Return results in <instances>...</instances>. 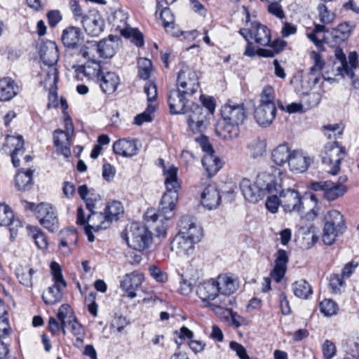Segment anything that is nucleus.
Returning a JSON list of instances; mask_svg holds the SVG:
<instances>
[{"label": "nucleus", "mask_w": 359, "mask_h": 359, "mask_svg": "<svg viewBox=\"0 0 359 359\" xmlns=\"http://www.w3.org/2000/svg\"><path fill=\"white\" fill-rule=\"evenodd\" d=\"M215 284H217L218 292L221 296L215 302H208L207 306L218 313L220 311L232 304L233 299L229 296L236 291L238 283L237 280L232 276L222 274L219 275L215 280Z\"/></svg>", "instance_id": "f257e3e1"}, {"label": "nucleus", "mask_w": 359, "mask_h": 359, "mask_svg": "<svg viewBox=\"0 0 359 359\" xmlns=\"http://www.w3.org/2000/svg\"><path fill=\"white\" fill-rule=\"evenodd\" d=\"M123 237L128 245L139 252L149 248L152 243V233L144 226L133 222L126 228V233Z\"/></svg>", "instance_id": "f03ea898"}, {"label": "nucleus", "mask_w": 359, "mask_h": 359, "mask_svg": "<svg viewBox=\"0 0 359 359\" xmlns=\"http://www.w3.org/2000/svg\"><path fill=\"white\" fill-rule=\"evenodd\" d=\"M345 156V148L339 145L337 140L325 144L320 154L323 163L329 168L327 172L332 175H336L339 172L341 161Z\"/></svg>", "instance_id": "7ed1b4c3"}, {"label": "nucleus", "mask_w": 359, "mask_h": 359, "mask_svg": "<svg viewBox=\"0 0 359 359\" xmlns=\"http://www.w3.org/2000/svg\"><path fill=\"white\" fill-rule=\"evenodd\" d=\"M325 220L323 241L325 245H330L338 236L343 233L346 226L343 215L336 210L329 211Z\"/></svg>", "instance_id": "20e7f679"}, {"label": "nucleus", "mask_w": 359, "mask_h": 359, "mask_svg": "<svg viewBox=\"0 0 359 359\" xmlns=\"http://www.w3.org/2000/svg\"><path fill=\"white\" fill-rule=\"evenodd\" d=\"M110 40H102L99 43L95 41H88L81 48L80 53L84 58L95 57V53L99 54L100 57L104 58H110L115 54L114 41L109 36Z\"/></svg>", "instance_id": "39448f33"}, {"label": "nucleus", "mask_w": 359, "mask_h": 359, "mask_svg": "<svg viewBox=\"0 0 359 359\" xmlns=\"http://www.w3.org/2000/svg\"><path fill=\"white\" fill-rule=\"evenodd\" d=\"M178 200V194L175 192L165 193L161 198L159 204L158 212L155 213L153 211H147V221L156 222L160 217L161 221L165 219L166 221L171 218L173 215L176 203Z\"/></svg>", "instance_id": "423d86ee"}, {"label": "nucleus", "mask_w": 359, "mask_h": 359, "mask_svg": "<svg viewBox=\"0 0 359 359\" xmlns=\"http://www.w3.org/2000/svg\"><path fill=\"white\" fill-rule=\"evenodd\" d=\"M126 20L127 16L122 11L116 12L114 15L113 25L123 36L131 39V41L137 47L142 46L144 43L142 33L137 29L128 27Z\"/></svg>", "instance_id": "0eeeda50"}, {"label": "nucleus", "mask_w": 359, "mask_h": 359, "mask_svg": "<svg viewBox=\"0 0 359 359\" xmlns=\"http://www.w3.org/2000/svg\"><path fill=\"white\" fill-rule=\"evenodd\" d=\"M35 215L39 223L50 232L59 229V221L55 209L49 203H41L36 205Z\"/></svg>", "instance_id": "6e6552de"}, {"label": "nucleus", "mask_w": 359, "mask_h": 359, "mask_svg": "<svg viewBox=\"0 0 359 359\" xmlns=\"http://www.w3.org/2000/svg\"><path fill=\"white\" fill-rule=\"evenodd\" d=\"M177 86V90L191 97L199 88L196 74L188 67L181 69L178 73Z\"/></svg>", "instance_id": "1a4fd4ad"}, {"label": "nucleus", "mask_w": 359, "mask_h": 359, "mask_svg": "<svg viewBox=\"0 0 359 359\" xmlns=\"http://www.w3.org/2000/svg\"><path fill=\"white\" fill-rule=\"evenodd\" d=\"M222 119L229 123L241 125L247 119V111L243 102L229 100L221 109Z\"/></svg>", "instance_id": "9d476101"}, {"label": "nucleus", "mask_w": 359, "mask_h": 359, "mask_svg": "<svg viewBox=\"0 0 359 359\" xmlns=\"http://www.w3.org/2000/svg\"><path fill=\"white\" fill-rule=\"evenodd\" d=\"M353 29V26L350 22H343L337 27L327 30L323 39L330 46H339L348 39Z\"/></svg>", "instance_id": "9b49d317"}, {"label": "nucleus", "mask_w": 359, "mask_h": 359, "mask_svg": "<svg viewBox=\"0 0 359 359\" xmlns=\"http://www.w3.org/2000/svg\"><path fill=\"white\" fill-rule=\"evenodd\" d=\"M280 205L285 212H301L302 209V198L299 193L293 189H279Z\"/></svg>", "instance_id": "f8f14e48"}, {"label": "nucleus", "mask_w": 359, "mask_h": 359, "mask_svg": "<svg viewBox=\"0 0 359 359\" xmlns=\"http://www.w3.org/2000/svg\"><path fill=\"white\" fill-rule=\"evenodd\" d=\"M191 96L175 89L170 90L168 95L170 111L172 114H186L190 108Z\"/></svg>", "instance_id": "ddd939ff"}, {"label": "nucleus", "mask_w": 359, "mask_h": 359, "mask_svg": "<svg viewBox=\"0 0 359 359\" xmlns=\"http://www.w3.org/2000/svg\"><path fill=\"white\" fill-rule=\"evenodd\" d=\"M110 219H107L103 212H92L88 214V225L85 227V233L88 236L89 242L95 241L93 231L97 232L102 229H106L110 226Z\"/></svg>", "instance_id": "4468645a"}, {"label": "nucleus", "mask_w": 359, "mask_h": 359, "mask_svg": "<svg viewBox=\"0 0 359 359\" xmlns=\"http://www.w3.org/2000/svg\"><path fill=\"white\" fill-rule=\"evenodd\" d=\"M81 22L86 32L92 36H97L104 31V22L97 11L84 15Z\"/></svg>", "instance_id": "2eb2a0df"}, {"label": "nucleus", "mask_w": 359, "mask_h": 359, "mask_svg": "<svg viewBox=\"0 0 359 359\" xmlns=\"http://www.w3.org/2000/svg\"><path fill=\"white\" fill-rule=\"evenodd\" d=\"M144 280V275L137 271L126 273L120 282V287L127 297L133 299L137 297L136 290Z\"/></svg>", "instance_id": "dca6fc26"}, {"label": "nucleus", "mask_w": 359, "mask_h": 359, "mask_svg": "<svg viewBox=\"0 0 359 359\" xmlns=\"http://www.w3.org/2000/svg\"><path fill=\"white\" fill-rule=\"evenodd\" d=\"M94 57L86 58L87 61L83 65L74 66L78 79L84 76L95 82L99 79L102 73V66L100 62L95 60Z\"/></svg>", "instance_id": "f3484780"}, {"label": "nucleus", "mask_w": 359, "mask_h": 359, "mask_svg": "<svg viewBox=\"0 0 359 359\" xmlns=\"http://www.w3.org/2000/svg\"><path fill=\"white\" fill-rule=\"evenodd\" d=\"M65 47L69 49H76L83 41V34L79 27L69 26L63 29L61 36Z\"/></svg>", "instance_id": "a211bd4d"}, {"label": "nucleus", "mask_w": 359, "mask_h": 359, "mask_svg": "<svg viewBox=\"0 0 359 359\" xmlns=\"http://www.w3.org/2000/svg\"><path fill=\"white\" fill-rule=\"evenodd\" d=\"M250 37L259 46H268L271 43V31L260 22L253 21L250 28Z\"/></svg>", "instance_id": "6ab92c4d"}, {"label": "nucleus", "mask_w": 359, "mask_h": 359, "mask_svg": "<svg viewBox=\"0 0 359 359\" xmlns=\"http://www.w3.org/2000/svg\"><path fill=\"white\" fill-rule=\"evenodd\" d=\"M0 226H8L11 236L15 238L18 229L21 227V222L14 218V214L11 208L6 205H0Z\"/></svg>", "instance_id": "aec40b11"}, {"label": "nucleus", "mask_w": 359, "mask_h": 359, "mask_svg": "<svg viewBox=\"0 0 359 359\" xmlns=\"http://www.w3.org/2000/svg\"><path fill=\"white\" fill-rule=\"evenodd\" d=\"M275 257V265L271 272V276L276 283H279L286 273L289 257L287 252L283 249H279Z\"/></svg>", "instance_id": "412c9836"}, {"label": "nucleus", "mask_w": 359, "mask_h": 359, "mask_svg": "<svg viewBox=\"0 0 359 359\" xmlns=\"http://www.w3.org/2000/svg\"><path fill=\"white\" fill-rule=\"evenodd\" d=\"M240 188L244 198L250 203L258 202L265 196L256 182L252 184L250 180L246 178L241 181Z\"/></svg>", "instance_id": "4be33fe9"}, {"label": "nucleus", "mask_w": 359, "mask_h": 359, "mask_svg": "<svg viewBox=\"0 0 359 359\" xmlns=\"http://www.w3.org/2000/svg\"><path fill=\"white\" fill-rule=\"evenodd\" d=\"M179 226V233L187 238L191 239L196 243L202 237V229L191 222L187 217H184L180 220Z\"/></svg>", "instance_id": "5701e85b"}, {"label": "nucleus", "mask_w": 359, "mask_h": 359, "mask_svg": "<svg viewBox=\"0 0 359 359\" xmlns=\"http://www.w3.org/2000/svg\"><path fill=\"white\" fill-rule=\"evenodd\" d=\"M195 243L191 239L178 233L171 243V249L180 257L189 256L192 254Z\"/></svg>", "instance_id": "b1692460"}, {"label": "nucleus", "mask_w": 359, "mask_h": 359, "mask_svg": "<svg viewBox=\"0 0 359 359\" xmlns=\"http://www.w3.org/2000/svg\"><path fill=\"white\" fill-rule=\"evenodd\" d=\"M276 116V106L259 104L255 109L256 122L264 127L271 125Z\"/></svg>", "instance_id": "393cba45"}, {"label": "nucleus", "mask_w": 359, "mask_h": 359, "mask_svg": "<svg viewBox=\"0 0 359 359\" xmlns=\"http://www.w3.org/2000/svg\"><path fill=\"white\" fill-rule=\"evenodd\" d=\"M136 140L119 139L113 144V151L116 154L124 157H132L137 154L138 147Z\"/></svg>", "instance_id": "a878e982"}, {"label": "nucleus", "mask_w": 359, "mask_h": 359, "mask_svg": "<svg viewBox=\"0 0 359 359\" xmlns=\"http://www.w3.org/2000/svg\"><path fill=\"white\" fill-rule=\"evenodd\" d=\"M96 83H99L103 93L111 95L116 90L120 84V78L115 72H102Z\"/></svg>", "instance_id": "bb28decb"}, {"label": "nucleus", "mask_w": 359, "mask_h": 359, "mask_svg": "<svg viewBox=\"0 0 359 359\" xmlns=\"http://www.w3.org/2000/svg\"><path fill=\"white\" fill-rule=\"evenodd\" d=\"M311 57L313 60L314 65L311 67L310 72L305 76L309 81L308 88H311L316 85L320 78L321 70L323 69L325 62L320 53L312 51L311 53Z\"/></svg>", "instance_id": "cd10ccee"}, {"label": "nucleus", "mask_w": 359, "mask_h": 359, "mask_svg": "<svg viewBox=\"0 0 359 359\" xmlns=\"http://www.w3.org/2000/svg\"><path fill=\"white\" fill-rule=\"evenodd\" d=\"M256 182L264 195L273 192L278 194L279 189L281 188V185L276 181L275 176L266 172L259 173Z\"/></svg>", "instance_id": "c85d7f7f"}, {"label": "nucleus", "mask_w": 359, "mask_h": 359, "mask_svg": "<svg viewBox=\"0 0 359 359\" xmlns=\"http://www.w3.org/2000/svg\"><path fill=\"white\" fill-rule=\"evenodd\" d=\"M221 196L214 185L206 187L201 194V203L208 210L217 208L220 204Z\"/></svg>", "instance_id": "c756f323"}, {"label": "nucleus", "mask_w": 359, "mask_h": 359, "mask_svg": "<svg viewBox=\"0 0 359 359\" xmlns=\"http://www.w3.org/2000/svg\"><path fill=\"white\" fill-rule=\"evenodd\" d=\"M197 294L203 302H209L220 297L215 280L210 279L201 283L196 290Z\"/></svg>", "instance_id": "7c9ffc66"}, {"label": "nucleus", "mask_w": 359, "mask_h": 359, "mask_svg": "<svg viewBox=\"0 0 359 359\" xmlns=\"http://www.w3.org/2000/svg\"><path fill=\"white\" fill-rule=\"evenodd\" d=\"M71 139L72 137L61 129H57L53 132L54 146L65 158H68L71 155Z\"/></svg>", "instance_id": "2f4dec72"}, {"label": "nucleus", "mask_w": 359, "mask_h": 359, "mask_svg": "<svg viewBox=\"0 0 359 359\" xmlns=\"http://www.w3.org/2000/svg\"><path fill=\"white\" fill-rule=\"evenodd\" d=\"M40 57L45 65H55L59 58L55 43L49 41L43 43L40 48Z\"/></svg>", "instance_id": "473e14b6"}, {"label": "nucleus", "mask_w": 359, "mask_h": 359, "mask_svg": "<svg viewBox=\"0 0 359 359\" xmlns=\"http://www.w3.org/2000/svg\"><path fill=\"white\" fill-rule=\"evenodd\" d=\"M312 159L304 155L302 151H293L288 163L292 171L302 172L307 170Z\"/></svg>", "instance_id": "72a5a7b5"}, {"label": "nucleus", "mask_w": 359, "mask_h": 359, "mask_svg": "<svg viewBox=\"0 0 359 359\" xmlns=\"http://www.w3.org/2000/svg\"><path fill=\"white\" fill-rule=\"evenodd\" d=\"M239 126L234 123H229L222 119V122L218 123L216 126V133L224 140L236 138L240 133Z\"/></svg>", "instance_id": "f704fd0d"}, {"label": "nucleus", "mask_w": 359, "mask_h": 359, "mask_svg": "<svg viewBox=\"0 0 359 359\" xmlns=\"http://www.w3.org/2000/svg\"><path fill=\"white\" fill-rule=\"evenodd\" d=\"M33 170L28 169L27 171L18 170L16 173L14 182L16 189L19 191L29 190L33 185Z\"/></svg>", "instance_id": "c9c22d12"}, {"label": "nucleus", "mask_w": 359, "mask_h": 359, "mask_svg": "<svg viewBox=\"0 0 359 359\" xmlns=\"http://www.w3.org/2000/svg\"><path fill=\"white\" fill-rule=\"evenodd\" d=\"M66 286L60 283L55 282L51 287H48L47 293L42 295L44 303L48 305H53L60 302L63 296L62 290Z\"/></svg>", "instance_id": "e433bc0d"}, {"label": "nucleus", "mask_w": 359, "mask_h": 359, "mask_svg": "<svg viewBox=\"0 0 359 359\" xmlns=\"http://www.w3.org/2000/svg\"><path fill=\"white\" fill-rule=\"evenodd\" d=\"M18 86L11 78L0 79V100L8 101L12 99L16 94Z\"/></svg>", "instance_id": "4c0bfd02"}, {"label": "nucleus", "mask_w": 359, "mask_h": 359, "mask_svg": "<svg viewBox=\"0 0 359 359\" xmlns=\"http://www.w3.org/2000/svg\"><path fill=\"white\" fill-rule=\"evenodd\" d=\"M165 185L166 187L165 193L175 192L178 194L180 189V184L177 180V168L175 166L170 167L164 171Z\"/></svg>", "instance_id": "58836bf2"}, {"label": "nucleus", "mask_w": 359, "mask_h": 359, "mask_svg": "<svg viewBox=\"0 0 359 359\" xmlns=\"http://www.w3.org/2000/svg\"><path fill=\"white\" fill-rule=\"evenodd\" d=\"M35 273L36 271L29 265H20L15 270V275L19 283L28 288L33 287L32 276Z\"/></svg>", "instance_id": "ea45409f"}, {"label": "nucleus", "mask_w": 359, "mask_h": 359, "mask_svg": "<svg viewBox=\"0 0 359 359\" xmlns=\"http://www.w3.org/2000/svg\"><path fill=\"white\" fill-rule=\"evenodd\" d=\"M292 152L286 144H282L276 147L271 153L273 161L278 165H283L289 163Z\"/></svg>", "instance_id": "a19ab883"}, {"label": "nucleus", "mask_w": 359, "mask_h": 359, "mask_svg": "<svg viewBox=\"0 0 359 359\" xmlns=\"http://www.w3.org/2000/svg\"><path fill=\"white\" fill-rule=\"evenodd\" d=\"M202 164L209 177L214 176L222 168L221 161L215 153L205 154L202 158Z\"/></svg>", "instance_id": "79ce46f5"}, {"label": "nucleus", "mask_w": 359, "mask_h": 359, "mask_svg": "<svg viewBox=\"0 0 359 359\" xmlns=\"http://www.w3.org/2000/svg\"><path fill=\"white\" fill-rule=\"evenodd\" d=\"M266 141L260 137L255 138L250 142L247 146V150L251 158L257 159L262 157L266 153Z\"/></svg>", "instance_id": "37998d69"}, {"label": "nucleus", "mask_w": 359, "mask_h": 359, "mask_svg": "<svg viewBox=\"0 0 359 359\" xmlns=\"http://www.w3.org/2000/svg\"><path fill=\"white\" fill-rule=\"evenodd\" d=\"M8 142H11V144L15 147L11 156L13 166L18 168L20 166V158L18 156H22L25 153L23 138L22 136H12L8 138Z\"/></svg>", "instance_id": "c03bdc74"}, {"label": "nucleus", "mask_w": 359, "mask_h": 359, "mask_svg": "<svg viewBox=\"0 0 359 359\" xmlns=\"http://www.w3.org/2000/svg\"><path fill=\"white\" fill-rule=\"evenodd\" d=\"M348 191V187L345 184H337L330 180V184L324 192V198L328 201H334L342 197Z\"/></svg>", "instance_id": "a18cd8bd"}, {"label": "nucleus", "mask_w": 359, "mask_h": 359, "mask_svg": "<svg viewBox=\"0 0 359 359\" xmlns=\"http://www.w3.org/2000/svg\"><path fill=\"white\" fill-rule=\"evenodd\" d=\"M123 207L120 201H113L108 203L104 210L107 219H110V224L113 221H116L123 214Z\"/></svg>", "instance_id": "49530a36"}, {"label": "nucleus", "mask_w": 359, "mask_h": 359, "mask_svg": "<svg viewBox=\"0 0 359 359\" xmlns=\"http://www.w3.org/2000/svg\"><path fill=\"white\" fill-rule=\"evenodd\" d=\"M28 235L34 241L36 245L41 250L46 249L48 241L44 233L37 226L28 225L27 226Z\"/></svg>", "instance_id": "de8ad7c7"}, {"label": "nucleus", "mask_w": 359, "mask_h": 359, "mask_svg": "<svg viewBox=\"0 0 359 359\" xmlns=\"http://www.w3.org/2000/svg\"><path fill=\"white\" fill-rule=\"evenodd\" d=\"M187 111L186 113L188 114L187 123L208 118V112L198 104L191 102V107Z\"/></svg>", "instance_id": "09e8293b"}, {"label": "nucleus", "mask_w": 359, "mask_h": 359, "mask_svg": "<svg viewBox=\"0 0 359 359\" xmlns=\"http://www.w3.org/2000/svg\"><path fill=\"white\" fill-rule=\"evenodd\" d=\"M292 290L296 297L302 299H307L313 293L311 286L305 280L294 282L292 284Z\"/></svg>", "instance_id": "8fccbe9b"}, {"label": "nucleus", "mask_w": 359, "mask_h": 359, "mask_svg": "<svg viewBox=\"0 0 359 359\" xmlns=\"http://www.w3.org/2000/svg\"><path fill=\"white\" fill-rule=\"evenodd\" d=\"M334 48L335 57L341 62V67H338L339 71L343 76H347L350 79H353L354 72L349 68L346 55L339 46Z\"/></svg>", "instance_id": "3c124183"}, {"label": "nucleus", "mask_w": 359, "mask_h": 359, "mask_svg": "<svg viewBox=\"0 0 359 359\" xmlns=\"http://www.w3.org/2000/svg\"><path fill=\"white\" fill-rule=\"evenodd\" d=\"M63 237L61 238L60 242V248H67V250L63 251V253L65 255H68L71 251V245H75L77 241V234L73 230H66L62 233Z\"/></svg>", "instance_id": "603ef678"}, {"label": "nucleus", "mask_w": 359, "mask_h": 359, "mask_svg": "<svg viewBox=\"0 0 359 359\" xmlns=\"http://www.w3.org/2000/svg\"><path fill=\"white\" fill-rule=\"evenodd\" d=\"M275 96V90L273 87L270 86L264 87L260 94L259 104L276 106Z\"/></svg>", "instance_id": "864d4df0"}, {"label": "nucleus", "mask_w": 359, "mask_h": 359, "mask_svg": "<svg viewBox=\"0 0 359 359\" xmlns=\"http://www.w3.org/2000/svg\"><path fill=\"white\" fill-rule=\"evenodd\" d=\"M320 311L326 316H331L337 313L338 310L337 304L331 299H326L320 303Z\"/></svg>", "instance_id": "5fc2aeb1"}, {"label": "nucleus", "mask_w": 359, "mask_h": 359, "mask_svg": "<svg viewBox=\"0 0 359 359\" xmlns=\"http://www.w3.org/2000/svg\"><path fill=\"white\" fill-rule=\"evenodd\" d=\"M154 111V107L151 104H148L147 109L140 114H137L134 118L135 124L137 126H141L145 122H151L152 121L151 113Z\"/></svg>", "instance_id": "6e6d98bb"}, {"label": "nucleus", "mask_w": 359, "mask_h": 359, "mask_svg": "<svg viewBox=\"0 0 359 359\" xmlns=\"http://www.w3.org/2000/svg\"><path fill=\"white\" fill-rule=\"evenodd\" d=\"M147 213L146 214V222L148 224L149 227L153 229L156 231V236L158 237H165L166 236V225L163 222V219L161 221V217H160L156 222H152L147 221Z\"/></svg>", "instance_id": "4d7b16f0"}, {"label": "nucleus", "mask_w": 359, "mask_h": 359, "mask_svg": "<svg viewBox=\"0 0 359 359\" xmlns=\"http://www.w3.org/2000/svg\"><path fill=\"white\" fill-rule=\"evenodd\" d=\"M75 317L74 311L69 305L62 304L60 306L57 313V318L60 321L67 319L69 322L70 319L74 318Z\"/></svg>", "instance_id": "13d9d810"}, {"label": "nucleus", "mask_w": 359, "mask_h": 359, "mask_svg": "<svg viewBox=\"0 0 359 359\" xmlns=\"http://www.w3.org/2000/svg\"><path fill=\"white\" fill-rule=\"evenodd\" d=\"M319 18L321 22L324 24L331 23L334 19L335 15L328 11L327 6L325 4H319Z\"/></svg>", "instance_id": "bf43d9fd"}, {"label": "nucleus", "mask_w": 359, "mask_h": 359, "mask_svg": "<svg viewBox=\"0 0 359 359\" xmlns=\"http://www.w3.org/2000/svg\"><path fill=\"white\" fill-rule=\"evenodd\" d=\"M268 12L280 20L285 18V12L282 6L278 1L270 2L267 8Z\"/></svg>", "instance_id": "052dcab7"}, {"label": "nucleus", "mask_w": 359, "mask_h": 359, "mask_svg": "<svg viewBox=\"0 0 359 359\" xmlns=\"http://www.w3.org/2000/svg\"><path fill=\"white\" fill-rule=\"evenodd\" d=\"M209 124L208 118L205 120H199L194 122L189 123L188 126L190 130L195 134H203Z\"/></svg>", "instance_id": "680f3d73"}, {"label": "nucleus", "mask_w": 359, "mask_h": 359, "mask_svg": "<svg viewBox=\"0 0 359 359\" xmlns=\"http://www.w3.org/2000/svg\"><path fill=\"white\" fill-rule=\"evenodd\" d=\"M343 277L339 274H332L330 278V287L334 293L339 292L344 285Z\"/></svg>", "instance_id": "e2e57ef3"}, {"label": "nucleus", "mask_w": 359, "mask_h": 359, "mask_svg": "<svg viewBox=\"0 0 359 359\" xmlns=\"http://www.w3.org/2000/svg\"><path fill=\"white\" fill-rule=\"evenodd\" d=\"M330 184V180L312 182L309 184L308 187L313 191L320 192L319 196L324 198V192L326 191Z\"/></svg>", "instance_id": "0e129e2a"}, {"label": "nucleus", "mask_w": 359, "mask_h": 359, "mask_svg": "<svg viewBox=\"0 0 359 359\" xmlns=\"http://www.w3.org/2000/svg\"><path fill=\"white\" fill-rule=\"evenodd\" d=\"M58 80V72L55 65L48 66L45 83L50 86L55 85Z\"/></svg>", "instance_id": "69168bd1"}, {"label": "nucleus", "mask_w": 359, "mask_h": 359, "mask_svg": "<svg viewBox=\"0 0 359 359\" xmlns=\"http://www.w3.org/2000/svg\"><path fill=\"white\" fill-rule=\"evenodd\" d=\"M149 273L157 282L164 283L168 279L167 273L155 265H151L149 269Z\"/></svg>", "instance_id": "338daca9"}, {"label": "nucleus", "mask_w": 359, "mask_h": 359, "mask_svg": "<svg viewBox=\"0 0 359 359\" xmlns=\"http://www.w3.org/2000/svg\"><path fill=\"white\" fill-rule=\"evenodd\" d=\"M280 205V196L276 194L269 196L266 201V208L271 213H276Z\"/></svg>", "instance_id": "774afa93"}]
</instances>
